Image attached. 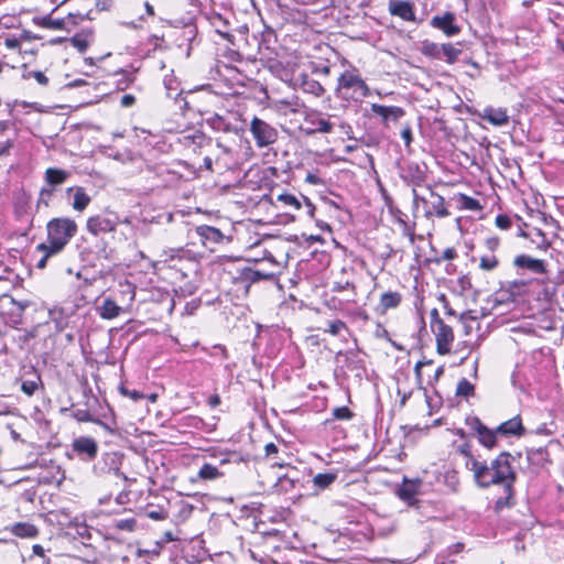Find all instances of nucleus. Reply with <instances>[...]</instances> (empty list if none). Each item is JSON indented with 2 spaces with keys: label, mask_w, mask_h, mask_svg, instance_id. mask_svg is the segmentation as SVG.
Masks as SVG:
<instances>
[{
  "label": "nucleus",
  "mask_w": 564,
  "mask_h": 564,
  "mask_svg": "<svg viewBox=\"0 0 564 564\" xmlns=\"http://www.w3.org/2000/svg\"><path fill=\"white\" fill-rule=\"evenodd\" d=\"M457 257V252L454 248H446L443 251V259L444 260H454Z\"/></svg>",
  "instance_id": "69168bd1"
},
{
  "label": "nucleus",
  "mask_w": 564,
  "mask_h": 564,
  "mask_svg": "<svg viewBox=\"0 0 564 564\" xmlns=\"http://www.w3.org/2000/svg\"><path fill=\"white\" fill-rule=\"evenodd\" d=\"M454 200L456 202L458 208L463 210L479 212L482 209V206L478 199L463 193L455 195Z\"/></svg>",
  "instance_id": "393cba45"
},
{
  "label": "nucleus",
  "mask_w": 564,
  "mask_h": 564,
  "mask_svg": "<svg viewBox=\"0 0 564 564\" xmlns=\"http://www.w3.org/2000/svg\"><path fill=\"white\" fill-rule=\"evenodd\" d=\"M304 90L306 93L313 94L316 97H321L325 93L323 85L315 79L306 80L304 83Z\"/></svg>",
  "instance_id": "79ce46f5"
},
{
  "label": "nucleus",
  "mask_w": 564,
  "mask_h": 564,
  "mask_svg": "<svg viewBox=\"0 0 564 564\" xmlns=\"http://www.w3.org/2000/svg\"><path fill=\"white\" fill-rule=\"evenodd\" d=\"M391 214L394 217L395 221L402 227L403 235L410 238V241H414V229L408 225L404 217L405 215L398 208H391Z\"/></svg>",
  "instance_id": "7c9ffc66"
},
{
  "label": "nucleus",
  "mask_w": 564,
  "mask_h": 564,
  "mask_svg": "<svg viewBox=\"0 0 564 564\" xmlns=\"http://www.w3.org/2000/svg\"><path fill=\"white\" fill-rule=\"evenodd\" d=\"M496 226L502 230H507L511 227L512 220L508 215L500 214L496 217Z\"/></svg>",
  "instance_id": "09e8293b"
},
{
  "label": "nucleus",
  "mask_w": 564,
  "mask_h": 564,
  "mask_svg": "<svg viewBox=\"0 0 564 564\" xmlns=\"http://www.w3.org/2000/svg\"><path fill=\"white\" fill-rule=\"evenodd\" d=\"M534 432L538 435H552L554 433V430L550 429L547 424L544 423L538 426Z\"/></svg>",
  "instance_id": "052dcab7"
},
{
  "label": "nucleus",
  "mask_w": 564,
  "mask_h": 564,
  "mask_svg": "<svg viewBox=\"0 0 564 564\" xmlns=\"http://www.w3.org/2000/svg\"><path fill=\"white\" fill-rule=\"evenodd\" d=\"M417 490H419V482L404 480V482L398 490V495L402 500L410 502L416 496Z\"/></svg>",
  "instance_id": "cd10ccee"
},
{
  "label": "nucleus",
  "mask_w": 564,
  "mask_h": 564,
  "mask_svg": "<svg viewBox=\"0 0 564 564\" xmlns=\"http://www.w3.org/2000/svg\"><path fill=\"white\" fill-rule=\"evenodd\" d=\"M335 94L340 100L358 102L370 95V88L361 78L359 70L352 67L340 74Z\"/></svg>",
  "instance_id": "7ed1b4c3"
},
{
  "label": "nucleus",
  "mask_w": 564,
  "mask_h": 564,
  "mask_svg": "<svg viewBox=\"0 0 564 564\" xmlns=\"http://www.w3.org/2000/svg\"><path fill=\"white\" fill-rule=\"evenodd\" d=\"M305 122L311 127L306 129L307 134L330 133L334 124L318 112H312L306 116Z\"/></svg>",
  "instance_id": "4468645a"
},
{
  "label": "nucleus",
  "mask_w": 564,
  "mask_h": 564,
  "mask_svg": "<svg viewBox=\"0 0 564 564\" xmlns=\"http://www.w3.org/2000/svg\"><path fill=\"white\" fill-rule=\"evenodd\" d=\"M120 392L123 395L129 397L133 401H139V400L144 398L143 393H141L140 391H138V390H129L126 387H120Z\"/></svg>",
  "instance_id": "3c124183"
},
{
  "label": "nucleus",
  "mask_w": 564,
  "mask_h": 564,
  "mask_svg": "<svg viewBox=\"0 0 564 564\" xmlns=\"http://www.w3.org/2000/svg\"><path fill=\"white\" fill-rule=\"evenodd\" d=\"M442 44H437L430 41H424L421 46V53L424 56L432 57V58H442Z\"/></svg>",
  "instance_id": "2f4dec72"
},
{
  "label": "nucleus",
  "mask_w": 564,
  "mask_h": 564,
  "mask_svg": "<svg viewBox=\"0 0 564 564\" xmlns=\"http://www.w3.org/2000/svg\"><path fill=\"white\" fill-rule=\"evenodd\" d=\"M40 386H42V379L37 370L33 366L25 367L21 376L22 392L32 397Z\"/></svg>",
  "instance_id": "9b49d317"
},
{
  "label": "nucleus",
  "mask_w": 564,
  "mask_h": 564,
  "mask_svg": "<svg viewBox=\"0 0 564 564\" xmlns=\"http://www.w3.org/2000/svg\"><path fill=\"white\" fill-rule=\"evenodd\" d=\"M305 182L308 184H313V185H317V184L322 183L321 178L316 174H313V173H308L306 175Z\"/></svg>",
  "instance_id": "338daca9"
},
{
  "label": "nucleus",
  "mask_w": 564,
  "mask_h": 564,
  "mask_svg": "<svg viewBox=\"0 0 564 564\" xmlns=\"http://www.w3.org/2000/svg\"><path fill=\"white\" fill-rule=\"evenodd\" d=\"M482 119L496 127H502L509 122V116L507 115V110L503 108H485Z\"/></svg>",
  "instance_id": "aec40b11"
},
{
  "label": "nucleus",
  "mask_w": 564,
  "mask_h": 564,
  "mask_svg": "<svg viewBox=\"0 0 564 564\" xmlns=\"http://www.w3.org/2000/svg\"><path fill=\"white\" fill-rule=\"evenodd\" d=\"M220 403V398L218 394H213L208 398V404L212 406V408H216L217 405H219Z\"/></svg>",
  "instance_id": "774afa93"
},
{
  "label": "nucleus",
  "mask_w": 564,
  "mask_h": 564,
  "mask_svg": "<svg viewBox=\"0 0 564 564\" xmlns=\"http://www.w3.org/2000/svg\"><path fill=\"white\" fill-rule=\"evenodd\" d=\"M337 478L335 473H321L314 476L313 484L318 489L328 488Z\"/></svg>",
  "instance_id": "473e14b6"
},
{
  "label": "nucleus",
  "mask_w": 564,
  "mask_h": 564,
  "mask_svg": "<svg viewBox=\"0 0 564 564\" xmlns=\"http://www.w3.org/2000/svg\"><path fill=\"white\" fill-rule=\"evenodd\" d=\"M346 328L347 326L345 322H343L341 319H335L329 323L328 329L326 332H328L333 336H337L341 330Z\"/></svg>",
  "instance_id": "de8ad7c7"
},
{
  "label": "nucleus",
  "mask_w": 564,
  "mask_h": 564,
  "mask_svg": "<svg viewBox=\"0 0 564 564\" xmlns=\"http://www.w3.org/2000/svg\"><path fill=\"white\" fill-rule=\"evenodd\" d=\"M47 239L36 249H46L48 253H61L77 234V224L68 217L51 219L46 225Z\"/></svg>",
  "instance_id": "f03ea898"
},
{
  "label": "nucleus",
  "mask_w": 564,
  "mask_h": 564,
  "mask_svg": "<svg viewBox=\"0 0 564 564\" xmlns=\"http://www.w3.org/2000/svg\"><path fill=\"white\" fill-rule=\"evenodd\" d=\"M513 462L514 457L510 453L502 452L491 460L490 465L482 460L471 465L473 478L479 488H489L494 485L503 487L506 497L497 500V509L510 506V500L513 497V485L517 479Z\"/></svg>",
  "instance_id": "f257e3e1"
},
{
  "label": "nucleus",
  "mask_w": 564,
  "mask_h": 564,
  "mask_svg": "<svg viewBox=\"0 0 564 564\" xmlns=\"http://www.w3.org/2000/svg\"><path fill=\"white\" fill-rule=\"evenodd\" d=\"M68 177L69 173L67 171L57 167H48L45 171L44 178L47 185L51 186V188L41 189L37 204H44L45 206H48V200L53 195L54 187L62 185L64 182H66Z\"/></svg>",
  "instance_id": "0eeeda50"
},
{
  "label": "nucleus",
  "mask_w": 564,
  "mask_h": 564,
  "mask_svg": "<svg viewBox=\"0 0 564 564\" xmlns=\"http://www.w3.org/2000/svg\"><path fill=\"white\" fill-rule=\"evenodd\" d=\"M402 302V294L397 291L383 292L380 295L377 310L384 314L388 310L397 308Z\"/></svg>",
  "instance_id": "6ab92c4d"
},
{
  "label": "nucleus",
  "mask_w": 564,
  "mask_h": 564,
  "mask_svg": "<svg viewBox=\"0 0 564 564\" xmlns=\"http://www.w3.org/2000/svg\"><path fill=\"white\" fill-rule=\"evenodd\" d=\"M164 87L166 89V96L169 98H176L180 94V83L172 74L166 75L163 80Z\"/></svg>",
  "instance_id": "c9c22d12"
},
{
  "label": "nucleus",
  "mask_w": 564,
  "mask_h": 564,
  "mask_svg": "<svg viewBox=\"0 0 564 564\" xmlns=\"http://www.w3.org/2000/svg\"><path fill=\"white\" fill-rule=\"evenodd\" d=\"M73 451L84 460H93L98 453V444L91 437L82 436L74 440Z\"/></svg>",
  "instance_id": "1a4fd4ad"
},
{
  "label": "nucleus",
  "mask_w": 564,
  "mask_h": 564,
  "mask_svg": "<svg viewBox=\"0 0 564 564\" xmlns=\"http://www.w3.org/2000/svg\"><path fill=\"white\" fill-rule=\"evenodd\" d=\"M389 12L392 15L399 17L400 19L414 22L415 13L413 3L406 0H390L389 1Z\"/></svg>",
  "instance_id": "2eb2a0df"
},
{
  "label": "nucleus",
  "mask_w": 564,
  "mask_h": 564,
  "mask_svg": "<svg viewBox=\"0 0 564 564\" xmlns=\"http://www.w3.org/2000/svg\"><path fill=\"white\" fill-rule=\"evenodd\" d=\"M459 319L463 324H467V322L468 323H478L477 317L473 315L471 311L464 312L463 314H460Z\"/></svg>",
  "instance_id": "bf43d9fd"
},
{
  "label": "nucleus",
  "mask_w": 564,
  "mask_h": 564,
  "mask_svg": "<svg viewBox=\"0 0 564 564\" xmlns=\"http://www.w3.org/2000/svg\"><path fill=\"white\" fill-rule=\"evenodd\" d=\"M278 452H279V448L274 443L271 442V443L265 444V446H264L265 457L272 458L278 454Z\"/></svg>",
  "instance_id": "4d7b16f0"
},
{
  "label": "nucleus",
  "mask_w": 564,
  "mask_h": 564,
  "mask_svg": "<svg viewBox=\"0 0 564 564\" xmlns=\"http://www.w3.org/2000/svg\"><path fill=\"white\" fill-rule=\"evenodd\" d=\"M371 111L380 116L386 122L389 120L397 121L404 115V110L400 107L379 104H372Z\"/></svg>",
  "instance_id": "f3484780"
},
{
  "label": "nucleus",
  "mask_w": 564,
  "mask_h": 564,
  "mask_svg": "<svg viewBox=\"0 0 564 564\" xmlns=\"http://www.w3.org/2000/svg\"><path fill=\"white\" fill-rule=\"evenodd\" d=\"M70 313L64 307L54 306L48 311V317L55 324L56 329L64 330L68 326Z\"/></svg>",
  "instance_id": "5701e85b"
},
{
  "label": "nucleus",
  "mask_w": 564,
  "mask_h": 564,
  "mask_svg": "<svg viewBox=\"0 0 564 564\" xmlns=\"http://www.w3.org/2000/svg\"><path fill=\"white\" fill-rule=\"evenodd\" d=\"M401 138L403 139L405 145H410V143L412 142V130L409 126L402 129Z\"/></svg>",
  "instance_id": "13d9d810"
},
{
  "label": "nucleus",
  "mask_w": 564,
  "mask_h": 564,
  "mask_svg": "<svg viewBox=\"0 0 564 564\" xmlns=\"http://www.w3.org/2000/svg\"><path fill=\"white\" fill-rule=\"evenodd\" d=\"M32 552L35 556L40 557L42 561H41V564H50V558L46 557V551L45 549L40 545V544H34L32 546Z\"/></svg>",
  "instance_id": "8fccbe9b"
},
{
  "label": "nucleus",
  "mask_w": 564,
  "mask_h": 564,
  "mask_svg": "<svg viewBox=\"0 0 564 564\" xmlns=\"http://www.w3.org/2000/svg\"><path fill=\"white\" fill-rule=\"evenodd\" d=\"M39 251H41L43 253V257L39 260L36 267L39 269H44L46 267V263H47V259L50 257H53V256H56L57 253H48L46 249H37Z\"/></svg>",
  "instance_id": "6e6d98bb"
},
{
  "label": "nucleus",
  "mask_w": 564,
  "mask_h": 564,
  "mask_svg": "<svg viewBox=\"0 0 564 564\" xmlns=\"http://www.w3.org/2000/svg\"><path fill=\"white\" fill-rule=\"evenodd\" d=\"M134 527L135 521L133 519L120 520L117 522V528L120 530L132 531Z\"/></svg>",
  "instance_id": "864d4df0"
},
{
  "label": "nucleus",
  "mask_w": 564,
  "mask_h": 564,
  "mask_svg": "<svg viewBox=\"0 0 564 564\" xmlns=\"http://www.w3.org/2000/svg\"><path fill=\"white\" fill-rule=\"evenodd\" d=\"M499 264V261L496 256H482L479 260V268L485 271H491L496 269Z\"/></svg>",
  "instance_id": "37998d69"
},
{
  "label": "nucleus",
  "mask_w": 564,
  "mask_h": 564,
  "mask_svg": "<svg viewBox=\"0 0 564 564\" xmlns=\"http://www.w3.org/2000/svg\"><path fill=\"white\" fill-rule=\"evenodd\" d=\"M223 476V473L212 464H204L199 471L198 477L204 480H214Z\"/></svg>",
  "instance_id": "f704fd0d"
},
{
  "label": "nucleus",
  "mask_w": 564,
  "mask_h": 564,
  "mask_svg": "<svg viewBox=\"0 0 564 564\" xmlns=\"http://www.w3.org/2000/svg\"><path fill=\"white\" fill-rule=\"evenodd\" d=\"M475 387L467 379L463 378L458 381L456 395L468 398L474 394Z\"/></svg>",
  "instance_id": "a19ab883"
},
{
  "label": "nucleus",
  "mask_w": 564,
  "mask_h": 564,
  "mask_svg": "<svg viewBox=\"0 0 564 564\" xmlns=\"http://www.w3.org/2000/svg\"><path fill=\"white\" fill-rule=\"evenodd\" d=\"M333 292H343V291H347V290H350L351 291V297H348L347 301L348 302H355V295H356V288H355V284L350 281H337V282H334L333 284V288H332Z\"/></svg>",
  "instance_id": "ea45409f"
},
{
  "label": "nucleus",
  "mask_w": 564,
  "mask_h": 564,
  "mask_svg": "<svg viewBox=\"0 0 564 564\" xmlns=\"http://www.w3.org/2000/svg\"><path fill=\"white\" fill-rule=\"evenodd\" d=\"M432 332L435 335L437 352L440 355L449 354L454 341L452 327L445 324L444 321H437L433 324Z\"/></svg>",
  "instance_id": "6e6552de"
},
{
  "label": "nucleus",
  "mask_w": 564,
  "mask_h": 564,
  "mask_svg": "<svg viewBox=\"0 0 564 564\" xmlns=\"http://www.w3.org/2000/svg\"><path fill=\"white\" fill-rule=\"evenodd\" d=\"M528 459L534 464L543 465L547 459V452L543 447L531 449L528 452Z\"/></svg>",
  "instance_id": "58836bf2"
},
{
  "label": "nucleus",
  "mask_w": 564,
  "mask_h": 564,
  "mask_svg": "<svg viewBox=\"0 0 564 564\" xmlns=\"http://www.w3.org/2000/svg\"><path fill=\"white\" fill-rule=\"evenodd\" d=\"M499 245H500V239L496 236L488 237L485 240L486 248L491 252L496 251L498 249Z\"/></svg>",
  "instance_id": "603ef678"
},
{
  "label": "nucleus",
  "mask_w": 564,
  "mask_h": 564,
  "mask_svg": "<svg viewBox=\"0 0 564 564\" xmlns=\"http://www.w3.org/2000/svg\"><path fill=\"white\" fill-rule=\"evenodd\" d=\"M207 142L208 141L206 140L205 135L202 133H195L183 137V144L186 147L193 145L194 152L196 151V148H202Z\"/></svg>",
  "instance_id": "4c0bfd02"
},
{
  "label": "nucleus",
  "mask_w": 564,
  "mask_h": 564,
  "mask_svg": "<svg viewBox=\"0 0 564 564\" xmlns=\"http://www.w3.org/2000/svg\"><path fill=\"white\" fill-rule=\"evenodd\" d=\"M432 196H434L436 199L432 204V208L434 212L427 210V212H425V216L427 218H430L433 214H435L438 218L447 217L449 215V212L445 207L444 197L438 194H435L434 192H432Z\"/></svg>",
  "instance_id": "c85d7f7f"
},
{
  "label": "nucleus",
  "mask_w": 564,
  "mask_h": 564,
  "mask_svg": "<svg viewBox=\"0 0 564 564\" xmlns=\"http://www.w3.org/2000/svg\"><path fill=\"white\" fill-rule=\"evenodd\" d=\"M74 193V200L72 203V207L76 212H83L90 204V196L86 193L84 187H68L67 193Z\"/></svg>",
  "instance_id": "412c9836"
},
{
  "label": "nucleus",
  "mask_w": 564,
  "mask_h": 564,
  "mask_svg": "<svg viewBox=\"0 0 564 564\" xmlns=\"http://www.w3.org/2000/svg\"><path fill=\"white\" fill-rule=\"evenodd\" d=\"M478 440L486 448H494L497 443V430H490L486 425H480V431L477 433Z\"/></svg>",
  "instance_id": "bb28decb"
},
{
  "label": "nucleus",
  "mask_w": 564,
  "mask_h": 564,
  "mask_svg": "<svg viewBox=\"0 0 564 564\" xmlns=\"http://www.w3.org/2000/svg\"><path fill=\"white\" fill-rule=\"evenodd\" d=\"M273 205L279 208L285 209L288 214L299 212L302 208L305 209V214L310 218H313L315 214V206L311 203V200L307 197L303 195L296 196L294 194L286 192L281 193L276 195Z\"/></svg>",
  "instance_id": "20e7f679"
},
{
  "label": "nucleus",
  "mask_w": 564,
  "mask_h": 564,
  "mask_svg": "<svg viewBox=\"0 0 564 564\" xmlns=\"http://www.w3.org/2000/svg\"><path fill=\"white\" fill-rule=\"evenodd\" d=\"M119 224V217L115 213L99 214L88 217L86 229L93 236L108 234L116 230Z\"/></svg>",
  "instance_id": "423d86ee"
},
{
  "label": "nucleus",
  "mask_w": 564,
  "mask_h": 564,
  "mask_svg": "<svg viewBox=\"0 0 564 564\" xmlns=\"http://www.w3.org/2000/svg\"><path fill=\"white\" fill-rule=\"evenodd\" d=\"M409 170L411 172H413L411 174V183L414 186H420L425 180L424 173L420 170V167L417 165H414V166L410 165Z\"/></svg>",
  "instance_id": "49530a36"
},
{
  "label": "nucleus",
  "mask_w": 564,
  "mask_h": 564,
  "mask_svg": "<svg viewBox=\"0 0 564 564\" xmlns=\"http://www.w3.org/2000/svg\"><path fill=\"white\" fill-rule=\"evenodd\" d=\"M513 265L518 269H524L534 274L546 273V262L541 259L532 258L528 254H519L513 260Z\"/></svg>",
  "instance_id": "ddd939ff"
},
{
  "label": "nucleus",
  "mask_w": 564,
  "mask_h": 564,
  "mask_svg": "<svg viewBox=\"0 0 564 564\" xmlns=\"http://www.w3.org/2000/svg\"><path fill=\"white\" fill-rule=\"evenodd\" d=\"M18 134L12 138L0 140V160L9 158L17 145Z\"/></svg>",
  "instance_id": "e433bc0d"
},
{
  "label": "nucleus",
  "mask_w": 564,
  "mask_h": 564,
  "mask_svg": "<svg viewBox=\"0 0 564 564\" xmlns=\"http://www.w3.org/2000/svg\"><path fill=\"white\" fill-rule=\"evenodd\" d=\"M72 416L78 422H94L102 425L106 430L110 431L109 426L99 420L94 419L90 412L86 408H74L72 412Z\"/></svg>",
  "instance_id": "c756f323"
},
{
  "label": "nucleus",
  "mask_w": 564,
  "mask_h": 564,
  "mask_svg": "<svg viewBox=\"0 0 564 564\" xmlns=\"http://www.w3.org/2000/svg\"><path fill=\"white\" fill-rule=\"evenodd\" d=\"M441 50L442 58L444 57L448 64H454L462 54V50L451 43L442 44Z\"/></svg>",
  "instance_id": "72a5a7b5"
},
{
  "label": "nucleus",
  "mask_w": 564,
  "mask_h": 564,
  "mask_svg": "<svg viewBox=\"0 0 564 564\" xmlns=\"http://www.w3.org/2000/svg\"><path fill=\"white\" fill-rule=\"evenodd\" d=\"M413 195V209H417L419 203H426L425 198L420 196L415 188L412 189Z\"/></svg>",
  "instance_id": "e2e57ef3"
},
{
  "label": "nucleus",
  "mask_w": 564,
  "mask_h": 564,
  "mask_svg": "<svg viewBox=\"0 0 564 564\" xmlns=\"http://www.w3.org/2000/svg\"><path fill=\"white\" fill-rule=\"evenodd\" d=\"M333 417L339 421H349L354 417V413L347 406H339L333 410Z\"/></svg>",
  "instance_id": "a18cd8bd"
},
{
  "label": "nucleus",
  "mask_w": 564,
  "mask_h": 564,
  "mask_svg": "<svg viewBox=\"0 0 564 564\" xmlns=\"http://www.w3.org/2000/svg\"><path fill=\"white\" fill-rule=\"evenodd\" d=\"M200 242L206 248L213 249L215 245H218L224 239V234L216 227L200 225L195 229Z\"/></svg>",
  "instance_id": "f8f14e48"
},
{
  "label": "nucleus",
  "mask_w": 564,
  "mask_h": 564,
  "mask_svg": "<svg viewBox=\"0 0 564 564\" xmlns=\"http://www.w3.org/2000/svg\"><path fill=\"white\" fill-rule=\"evenodd\" d=\"M120 102L122 107H131L135 102V97L133 95H123Z\"/></svg>",
  "instance_id": "0e129e2a"
},
{
  "label": "nucleus",
  "mask_w": 564,
  "mask_h": 564,
  "mask_svg": "<svg viewBox=\"0 0 564 564\" xmlns=\"http://www.w3.org/2000/svg\"><path fill=\"white\" fill-rule=\"evenodd\" d=\"M523 425H522V422H521V419L519 415L501 423L498 427H497V432L502 434V435H517V436H520L523 434Z\"/></svg>",
  "instance_id": "4be33fe9"
},
{
  "label": "nucleus",
  "mask_w": 564,
  "mask_h": 564,
  "mask_svg": "<svg viewBox=\"0 0 564 564\" xmlns=\"http://www.w3.org/2000/svg\"><path fill=\"white\" fill-rule=\"evenodd\" d=\"M206 123L214 130L225 133H238V128L231 123L227 116L213 113L206 119Z\"/></svg>",
  "instance_id": "dca6fc26"
},
{
  "label": "nucleus",
  "mask_w": 564,
  "mask_h": 564,
  "mask_svg": "<svg viewBox=\"0 0 564 564\" xmlns=\"http://www.w3.org/2000/svg\"><path fill=\"white\" fill-rule=\"evenodd\" d=\"M242 275L246 280L251 281V282H257V281H260L262 279H267L270 276V274H264V273H262L258 270H253L251 268L243 269Z\"/></svg>",
  "instance_id": "c03bdc74"
},
{
  "label": "nucleus",
  "mask_w": 564,
  "mask_h": 564,
  "mask_svg": "<svg viewBox=\"0 0 564 564\" xmlns=\"http://www.w3.org/2000/svg\"><path fill=\"white\" fill-rule=\"evenodd\" d=\"M10 531L18 538L33 539L39 535V529L30 522H17L11 525Z\"/></svg>",
  "instance_id": "b1692460"
},
{
  "label": "nucleus",
  "mask_w": 564,
  "mask_h": 564,
  "mask_svg": "<svg viewBox=\"0 0 564 564\" xmlns=\"http://www.w3.org/2000/svg\"><path fill=\"white\" fill-rule=\"evenodd\" d=\"M250 132L258 148H264L275 143L279 137V132L274 127L258 117L252 118Z\"/></svg>",
  "instance_id": "39448f33"
},
{
  "label": "nucleus",
  "mask_w": 564,
  "mask_h": 564,
  "mask_svg": "<svg viewBox=\"0 0 564 564\" xmlns=\"http://www.w3.org/2000/svg\"><path fill=\"white\" fill-rule=\"evenodd\" d=\"M96 311L102 319H113L123 312L122 307L111 297H105L101 304L96 307Z\"/></svg>",
  "instance_id": "a211bd4d"
},
{
  "label": "nucleus",
  "mask_w": 564,
  "mask_h": 564,
  "mask_svg": "<svg viewBox=\"0 0 564 564\" xmlns=\"http://www.w3.org/2000/svg\"><path fill=\"white\" fill-rule=\"evenodd\" d=\"M455 22L456 17L452 12H446L443 15H435L431 19V25L441 30L446 36H454L460 32V26Z\"/></svg>",
  "instance_id": "9d476101"
},
{
  "label": "nucleus",
  "mask_w": 564,
  "mask_h": 564,
  "mask_svg": "<svg viewBox=\"0 0 564 564\" xmlns=\"http://www.w3.org/2000/svg\"><path fill=\"white\" fill-rule=\"evenodd\" d=\"M30 76H32L42 86H46L48 84V78L40 70L31 72Z\"/></svg>",
  "instance_id": "5fc2aeb1"
},
{
  "label": "nucleus",
  "mask_w": 564,
  "mask_h": 564,
  "mask_svg": "<svg viewBox=\"0 0 564 564\" xmlns=\"http://www.w3.org/2000/svg\"><path fill=\"white\" fill-rule=\"evenodd\" d=\"M456 452L463 456L465 459V467L467 470L471 471V465L473 463H478L480 459L473 454L471 445L467 442H464L462 444H458L456 446Z\"/></svg>",
  "instance_id": "a878e982"
},
{
  "label": "nucleus",
  "mask_w": 564,
  "mask_h": 564,
  "mask_svg": "<svg viewBox=\"0 0 564 564\" xmlns=\"http://www.w3.org/2000/svg\"><path fill=\"white\" fill-rule=\"evenodd\" d=\"M528 286V282L525 281H513L509 283V290L511 292L517 291L519 292L520 289Z\"/></svg>",
  "instance_id": "680f3d73"
}]
</instances>
